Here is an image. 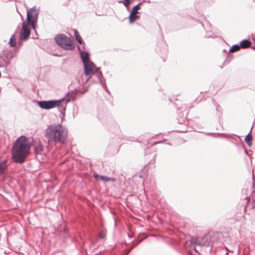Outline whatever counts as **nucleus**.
<instances>
[{
  "instance_id": "nucleus-1",
  "label": "nucleus",
  "mask_w": 255,
  "mask_h": 255,
  "mask_svg": "<svg viewBox=\"0 0 255 255\" xmlns=\"http://www.w3.org/2000/svg\"><path fill=\"white\" fill-rule=\"evenodd\" d=\"M30 144L28 138L21 135L14 142L12 146V155L16 163H23L29 154Z\"/></svg>"
},
{
  "instance_id": "nucleus-2",
  "label": "nucleus",
  "mask_w": 255,
  "mask_h": 255,
  "mask_svg": "<svg viewBox=\"0 0 255 255\" xmlns=\"http://www.w3.org/2000/svg\"><path fill=\"white\" fill-rule=\"evenodd\" d=\"M45 136L49 141L64 144L67 138V131L60 124H52L46 129Z\"/></svg>"
},
{
  "instance_id": "nucleus-3",
  "label": "nucleus",
  "mask_w": 255,
  "mask_h": 255,
  "mask_svg": "<svg viewBox=\"0 0 255 255\" xmlns=\"http://www.w3.org/2000/svg\"><path fill=\"white\" fill-rule=\"evenodd\" d=\"M39 12L35 6H34L27 11L26 20L27 24L30 25L31 28L35 29Z\"/></svg>"
},
{
  "instance_id": "nucleus-4",
  "label": "nucleus",
  "mask_w": 255,
  "mask_h": 255,
  "mask_svg": "<svg viewBox=\"0 0 255 255\" xmlns=\"http://www.w3.org/2000/svg\"><path fill=\"white\" fill-rule=\"evenodd\" d=\"M13 58V54L9 50H3L0 54V68L6 70Z\"/></svg>"
},
{
  "instance_id": "nucleus-5",
  "label": "nucleus",
  "mask_w": 255,
  "mask_h": 255,
  "mask_svg": "<svg viewBox=\"0 0 255 255\" xmlns=\"http://www.w3.org/2000/svg\"><path fill=\"white\" fill-rule=\"evenodd\" d=\"M66 101L65 97L58 100L37 101V104L42 109L49 110L58 106L62 102Z\"/></svg>"
},
{
  "instance_id": "nucleus-6",
  "label": "nucleus",
  "mask_w": 255,
  "mask_h": 255,
  "mask_svg": "<svg viewBox=\"0 0 255 255\" xmlns=\"http://www.w3.org/2000/svg\"><path fill=\"white\" fill-rule=\"evenodd\" d=\"M143 2H140L134 5L130 11L128 16L129 22L130 24L133 23L137 19L139 18L140 12L138 10L140 9V5Z\"/></svg>"
},
{
  "instance_id": "nucleus-7",
  "label": "nucleus",
  "mask_w": 255,
  "mask_h": 255,
  "mask_svg": "<svg viewBox=\"0 0 255 255\" xmlns=\"http://www.w3.org/2000/svg\"><path fill=\"white\" fill-rule=\"evenodd\" d=\"M28 25L25 24V22H23L22 28L19 33L20 40H27L30 34V29Z\"/></svg>"
},
{
  "instance_id": "nucleus-8",
  "label": "nucleus",
  "mask_w": 255,
  "mask_h": 255,
  "mask_svg": "<svg viewBox=\"0 0 255 255\" xmlns=\"http://www.w3.org/2000/svg\"><path fill=\"white\" fill-rule=\"evenodd\" d=\"M89 86L87 87L82 92H80L79 91H78L77 89H75V92H74V93H73L71 95V96H70V98L69 97V93L67 94V95L65 97V99H66V104L69 102L71 100H73V101H74L76 99L77 96H79V94H80V95H83L85 93H86L88 89H89Z\"/></svg>"
},
{
  "instance_id": "nucleus-9",
  "label": "nucleus",
  "mask_w": 255,
  "mask_h": 255,
  "mask_svg": "<svg viewBox=\"0 0 255 255\" xmlns=\"http://www.w3.org/2000/svg\"><path fill=\"white\" fill-rule=\"evenodd\" d=\"M84 74L86 76L89 75L94 74L95 70L93 66H95V64L93 62L83 64Z\"/></svg>"
},
{
  "instance_id": "nucleus-10",
  "label": "nucleus",
  "mask_w": 255,
  "mask_h": 255,
  "mask_svg": "<svg viewBox=\"0 0 255 255\" xmlns=\"http://www.w3.org/2000/svg\"><path fill=\"white\" fill-rule=\"evenodd\" d=\"M75 48V45L72 40L67 36H65L64 41L63 49L65 50H73Z\"/></svg>"
},
{
  "instance_id": "nucleus-11",
  "label": "nucleus",
  "mask_w": 255,
  "mask_h": 255,
  "mask_svg": "<svg viewBox=\"0 0 255 255\" xmlns=\"http://www.w3.org/2000/svg\"><path fill=\"white\" fill-rule=\"evenodd\" d=\"M78 49L80 51V57L83 64L92 62L90 59L89 54L88 52L85 51H81L79 46H78Z\"/></svg>"
},
{
  "instance_id": "nucleus-12",
  "label": "nucleus",
  "mask_w": 255,
  "mask_h": 255,
  "mask_svg": "<svg viewBox=\"0 0 255 255\" xmlns=\"http://www.w3.org/2000/svg\"><path fill=\"white\" fill-rule=\"evenodd\" d=\"M66 35L64 34H57L55 37V42L61 48H63L64 47V41Z\"/></svg>"
},
{
  "instance_id": "nucleus-13",
  "label": "nucleus",
  "mask_w": 255,
  "mask_h": 255,
  "mask_svg": "<svg viewBox=\"0 0 255 255\" xmlns=\"http://www.w3.org/2000/svg\"><path fill=\"white\" fill-rule=\"evenodd\" d=\"M251 42L248 39H244L241 41L240 43L241 48L246 49L250 47Z\"/></svg>"
},
{
  "instance_id": "nucleus-14",
  "label": "nucleus",
  "mask_w": 255,
  "mask_h": 255,
  "mask_svg": "<svg viewBox=\"0 0 255 255\" xmlns=\"http://www.w3.org/2000/svg\"><path fill=\"white\" fill-rule=\"evenodd\" d=\"M251 131L246 135L245 138V141L249 146H251L252 144V135L251 133Z\"/></svg>"
},
{
  "instance_id": "nucleus-15",
  "label": "nucleus",
  "mask_w": 255,
  "mask_h": 255,
  "mask_svg": "<svg viewBox=\"0 0 255 255\" xmlns=\"http://www.w3.org/2000/svg\"><path fill=\"white\" fill-rule=\"evenodd\" d=\"M74 35H75V38H76V40L77 41V42L80 44H84V42H83L81 37L79 35L78 31L76 29H74Z\"/></svg>"
},
{
  "instance_id": "nucleus-16",
  "label": "nucleus",
  "mask_w": 255,
  "mask_h": 255,
  "mask_svg": "<svg viewBox=\"0 0 255 255\" xmlns=\"http://www.w3.org/2000/svg\"><path fill=\"white\" fill-rule=\"evenodd\" d=\"M100 179L104 182H114L116 181L115 178L114 177H110L104 175L100 176Z\"/></svg>"
},
{
  "instance_id": "nucleus-17",
  "label": "nucleus",
  "mask_w": 255,
  "mask_h": 255,
  "mask_svg": "<svg viewBox=\"0 0 255 255\" xmlns=\"http://www.w3.org/2000/svg\"><path fill=\"white\" fill-rule=\"evenodd\" d=\"M6 161L0 162V174H2L4 173L6 169Z\"/></svg>"
},
{
  "instance_id": "nucleus-18",
  "label": "nucleus",
  "mask_w": 255,
  "mask_h": 255,
  "mask_svg": "<svg viewBox=\"0 0 255 255\" xmlns=\"http://www.w3.org/2000/svg\"><path fill=\"white\" fill-rule=\"evenodd\" d=\"M216 116L220 118L222 116V108L218 104L216 105Z\"/></svg>"
},
{
  "instance_id": "nucleus-19",
  "label": "nucleus",
  "mask_w": 255,
  "mask_h": 255,
  "mask_svg": "<svg viewBox=\"0 0 255 255\" xmlns=\"http://www.w3.org/2000/svg\"><path fill=\"white\" fill-rule=\"evenodd\" d=\"M133 0H119L118 2L120 3H123L125 7H127L129 6L130 3L132 2Z\"/></svg>"
},
{
  "instance_id": "nucleus-20",
  "label": "nucleus",
  "mask_w": 255,
  "mask_h": 255,
  "mask_svg": "<svg viewBox=\"0 0 255 255\" xmlns=\"http://www.w3.org/2000/svg\"><path fill=\"white\" fill-rule=\"evenodd\" d=\"M133 0H119L118 2L120 3H123L125 7H127L129 6L130 3L132 2Z\"/></svg>"
},
{
  "instance_id": "nucleus-21",
  "label": "nucleus",
  "mask_w": 255,
  "mask_h": 255,
  "mask_svg": "<svg viewBox=\"0 0 255 255\" xmlns=\"http://www.w3.org/2000/svg\"><path fill=\"white\" fill-rule=\"evenodd\" d=\"M241 48L240 45L235 44L232 46L230 49L229 51L230 52H235L239 51Z\"/></svg>"
},
{
  "instance_id": "nucleus-22",
  "label": "nucleus",
  "mask_w": 255,
  "mask_h": 255,
  "mask_svg": "<svg viewBox=\"0 0 255 255\" xmlns=\"http://www.w3.org/2000/svg\"><path fill=\"white\" fill-rule=\"evenodd\" d=\"M8 43H9V45L12 47L15 46L16 42H15V39L14 38V34H12L11 35Z\"/></svg>"
},
{
  "instance_id": "nucleus-23",
  "label": "nucleus",
  "mask_w": 255,
  "mask_h": 255,
  "mask_svg": "<svg viewBox=\"0 0 255 255\" xmlns=\"http://www.w3.org/2000/svg\"><path fill=\"white\" fill-rule=\"evenodd\" d=\"M96 75V76L98 78V79L100 80H102L103 78V76L102 72H97L96 73H95Z\"/></svg>"
},
{
  "instance_id": "nucleus-24",
  "label": "nucleus",
  "mask_w": 255,
  "mask_h": 255,
  "mask_svg": "<svg viewBox=\"0 0 255 255\" xmlns=\"http://www.w3.org/2000/svg\"><path fill=\"white\" fill-rule=\"evenodd\" d=\"M190 243H191V244H194V245L198 244V243L197 242V238H196L195 237H192L191 238Z\"/></svg>"
},
{
  "instance_id": "nucleus-25",
  "label": "nucleus",
  "mask_w": 255,
  "mask_h": 255,
  "mask_svg": "<svg viewBox=\"0 0 255 255\" xmlns=\"http://www.w3.org/2000/svg\"><path fill=\"white\" fill-rule=\"evenodd\" d=\"M105 236H106V234L104 232H101L99 234V237L101 239H104L105 237Z\"/></svg>"
},
{
  "instance_id": "nucleus-26",
  "label": "nucleus",
  "mask_w": 255,
  "mask_h": 255,
  "mask_svg": "<svg viewBox=\"0 0 255 255\" xmlns=\"http://www.w3.org/2000/svg\"><path fill=\"white\" fill-rule=\"evenodd\" d=\"M134 247H135V245H133L130 249L127 250L126 251V255H128L131 252V251L133 249V248H134Z\"/></svg>"
},
{
  "instance_id": "nucleus-27",
  "label": "nucleus",
  "mask_w": 255,
  "mask_h": 255,
  "mask_svg": "<svg viewBox=\"0 0 255 255\" xmlns=\"http://www.w3.org/2000/svg\"><path fill=\"white\" fill-rule=\"evenodd\" d=\"M93 68H94L95 70L94 73H96L97 72H101V71H100L99 70L100 68L99 67H97L96 65L95 66H93Z\"/></svg>"
},
{
  "instance_id": "nucleus-28",
  "label": "nucleus",
  "mask_w": 255,
  "mask_h": 255,
  "mask_svg": "<svg viewBox=\"0 0 255 255\" xmlns=\"http://www.w3.org/2000/svg\"><path fill=\"white\" fill-rule=\"evenodd\" d=\"M100 82L102 86H104L106 84L105 81H104L102 79L100 80Z\"/></svg>"
},
{
  "instance_id": "nucleus-29",
  "label": "nucleus",
  "mask_w": 255,
  "mask_h": 255,
  "mask_svg": "<svg viewBox=\"0 0 255 255\" xmlns=\"http://www.w3.org/2000/svg\"><path fill=\"white\" fill-rule=\"evenodd\" d=\"M100 176H101V175H99V174H97V173L94 174V177H95V178H96V179H97V178H98V177H99V178H100Z\"/></svg>"
},
{
  "instance_id": "nucleus-30",
  "label": "nucleus",
  "mask_w": 255,
  "mask_h": 255,
  "mask_svg": "<svg viewBox=\"0 0 255 255\" xmlns=\"http://www.w3.org/2000/svg\"><path fill=\"white\" fill-rule=\"evenodd\" d=\"M126 7L127 10L128 11H130V7H129V6H128Z\"/></svg>"
},
{
  "instance_id": "nucleus-31",
  "label": "nucleus",
  "mask_w": 255,
  "mask_h": 255,
  "mask_svg": "<svg viewBox=\"0 0 255 255\" xmlns=\"http://www.w3.org/2000/svg\"><path fill=\"white\" fill-rule=\"evenodd\" d=\"M104 90L107 92V93H109V90L108 89V88L107 87L106 88H105Z\"/></svg>"
},
{
  "instance_id": "nucleus-32",
  "label": "nucleus",
  "mask_w": 255,
  "mask_h": 255,
  "mask_svg": "<svg viewBox=\"0 0 255 255\" xmlns=\"http://www.w3.org/2000/svg\"><path fill=\"white\" fill-rule=\"evenodd\" d=\"M102 87L105 89L107 87L106 86V84H105L104 86H102Z\"/></svg>"
},
{
  "instance_id": "nucleus-33",
  "label": "nucleus",
  "mask_w": 255,
  "mask_h": 255,
  "mask_svg": "<svg viewBox=\"0 0 255 255\" xmlns=\"http://www.w3.org/2000/svg\"><path fill=\"white\" fill-rule=\"evenodd\" d=\"M213 134H215V133H212V132L208 133V135H212Z\"/></svg>"
},
{
  "instance_id": "nucleus-34",
  "label": "nucleus",
  "mask_w": 255,
  "mask_h": 255,
  "mask_svg": "<svg viewBox=\"0 0 255 255\" xmlns=\"http://www.w3.org/2000/svg\"><path fill=\"white\" fill-rule=\"evenodd\" d=\"M252 48H253V49L255 50V46H253V47H252Z\"/></svg>"
},
{
  "instance_id": "nucleus-35",
  "label": "nucleus",
  "mask_w": 255,
  "mask_h": 255,
  "mask_svg": "<svg viewBox=\"0 0 255 255\" xmlns=\"http://www.w3.org/2000/svg\"><path fill=\"white\" fill-rule=\"evenodd\" d=\"M65 109H66V108H65V107H64V108H63V111H65Z\"/></svg>"
},
{
  "instance_id": "nucleus-36",
  "label": "nucleus",
  "mask_w": 255,
  "mask_h": 255,
  "mask_svg": "<svg viewBox=\"0 0 255 255\" xmlns=\"http://www.w3.org/2000/svg\"><path fill=\"white\" fill-rule=\"evenodd\" d=\"M231 59H232V57H231V58H230L229 61L228 62H229L231 60Z\"/></svg>"
},
{
  "instance_id": "nucleus-37",
  "label": "nucleus",
  "mask_w": 255,
  "mask_h": 255,
  "mask_svg": "<svg viewBox=\"0 0 255 255\" xmlns=\"http://www.w3.org/2000/svg\"><path fill=\"white\" fill-rule=\"evenodd\" d=\"M128 236L129 237H131V236H130V235H129V234H128Z\"/></svg>"
},
{
  "instance_id": "nucleus-38",
  "label": "nucleus",
  "mask_w": 255,
  "mask_h": 255,
  "mask_svg": "<svg viewBox=\"0 0 255 255\" xmlns=\"http://www.w3.org/2000/svg\"><path fill=\"white\" fill-rule=\"evenodd\" d=\"M227 61V59H226V60H225L224 61V63L226 62V61Z\"/></svg>"
},
{
  "instance_id": "nucleus-39",
  "label": "nucleus",
  "mask_w": 255,
  "mask_h": 255,
  "mask_svg": "<svg viewBox=\"0 0 255 255\" xmlns=\"http://www.w3.org/2000/svg\"><path fill=\"white\" fill-rule=\"evenodd\" d=\"M220 135H222L223 134L222 133H218Z\"/></svg>"
},
{
  "instance_id": "nucleus-40",
  "label": "nucleus",
  "mask_w": 255,
  "mask_h": 255,
  "mask_svg": "<svg viewBox=\"0 0 255 255\" xmlns=\"http://www.w3.org/2000/svg\"><path fill=\"white\" fill-rule=\"evenodd\" d=\"M194 250H195L196 252H197V251H196V249H195V248H194Z\"/></svg>"
}]
</instances>
